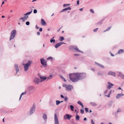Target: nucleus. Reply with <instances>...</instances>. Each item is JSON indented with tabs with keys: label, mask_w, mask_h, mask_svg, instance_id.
I'll list each match as a JSON object with an SVG mask.
<instances>
[{
	"label": "nucleus",
	"mask_w": 124,
	"mask_h": 124,
	"mask_svg": "<svg viewBox=\"0 0 124 124\" xmlns=\"http://www.w3.org/2000/svg\"><path fill=\"white\" fill-rule=\"evenodd\" d=\"M98 28H97L96 29H95L93 30V31L94 32H96L97 31V30L98 29Z\"/></svg>",
	"instance_id": "obj_47"
},
{
	"label": "nucleus",
	"mask_w": 124,
	"mask_h": 124,
	"mask_svg": "<svg viewBox=\"0 0 124 124\" xmlns=\"http://www.w3.org/2000/svg\"><path fill=\"white\" fill-rule=\"evenodd\" d=\"M59 76L61 79L64 82H65L66 81V80L62 75H59Z\"/></svg>",
	"instance_id": "obj_24"
},
{
	"label": "nucleus",
	"mask_w": 124,
	"mask_h": 124,
	"mask_svg": "<svg viewBox=\"0 0 124 124\" xmlns=\"http://www.w3.org/2000/svg\"><path fill=\"white\" fill-rule=\"evenodd\" d=\"M97 74L98 75H102V73L101 72L98 73H97Z\"/></svg>",
	"instance_id": "obj_50"
},
{
	"label": "nucleus",
	"mask_w": 124,
	"mask_h": 124,
	"mask_svg": "<svg viewBox=\"0 0 124 124\" xmlns=\"http://www.w3.org/2000/svg\"><path fill=\"white\" fill-rule=\"evenodd\" d=\"M32 11V10L31 11L28 12L27 13H26L25 14L26 15L28 16V15H29L31 13Z\"/></svg>",
	"instance_id": "obj_33"
},
{
	"label": "nucleus",
	"mask_w": 124,
	"mask_h": 124,
	"mask_svg": "<svg viewBox=\"0 0 124 124\" xmlns=\"http://www.w3.org/2000/svg\"><path fill=\"white\" fill-rule=\"evenodd\" d=\"M108 75H110L114 77H115L116 76V73L115 72L110 71L108 73Z\"/></svg>",
	"instance_id": "obj_13"
},
{
	"label": "nucleus",
	"mask_w": 124,
	"mask_h": 124,
	"mask_svg": "<svg viewBox=\"0 0 124 124\" xmlns=\"http://www.w3.org/2000/svg\"><path fill=\"white\" fill-rule=\"evenodd\" d=\"M91 70H93V71H95V69L93 68H91Z\"/></svg>",
	"instance_id": "obj_63"
},
{
	"label": "nucleus",
	"mask_w": 124,
	"mask_h": 124,
	"mask_svg": "<svg viewBox=\"0 0 124 124\" xmlns=\"http://www.w3.org/2000/svg\"><path fill=\"white\" fill-rule=\"evenodd\" d=\"M69 49L70 50H72L74 49L76 50L77 51L79 52L83 53V52L80 51L77 47V46H75L71 45L69 46Z\"/></svg>",
	"instance_id": "obj_5"
},
{
	"label": "nucleus",
	"mask_w": 124,
	"mask_h": 124,
	"mask_svg": "<svg viewBox=\"0 0 124 124\" xmlns=\"http://www.w3.org/2000/svg\"><path fill=\"white\" fill-rule=\"evenodd\" d=\"M36 28L37 29H38L39 28V27H38L37 25L36 26Z\"/></svg>",
	"instance_id": "obj_59"
},
{
	"label": "nucleus",
	"mask_w": 124,
	"mask_h": 124,
	"mask_svg": "<svg viewBox=\"0 0 124 124\" xmlns=\"http://www.w3.org/2000/svg\"><path fill=\"white\" fill-rule=\"evenodd\" d=\"M35 105L34 103H33L32 106L31 107L30 112V115L32 114L35 111Z\"/></svg>",
	"instance_id": "obj_6"
},
{
	"label": "nucleus",
	"mask_w": 124,
	"mask_h": 124,
	"mask_svg": "<svg viewBox=\"0 0 124 124\" xmlns=\"http://www.w3.org/2000/svg\"><path fill=\"white\" fill-rule=\"evenodd\" d=\"M121 111V109H120V108H118L117 110V113H118V112Z\"/></svg>",
	"instance_id": "obj_48"
},
{
	"label": "nucleus",
	"mask_w": 124,
	"mask_h": 124,
	"mask_svg": "<svg viewBox=\"0 0 124 124\" xmlns=\"http://www.w3.org/2000/svg\"><path fill=\"white\" fill-rule=\"evenodd\" d=\"M108 85L107 86V87L108 89H109L112 86H113L114 84L108 82Z\"/></svg>",
	"instance_id": "obj_14"
},
{
	"label": "nucleus",
	"mask_w": 124,
	"mask_h": 124,
	"mask_svg": "<svg viewBox=\"0 0 124 124\" xmlns=\"http://www.w3.org/2000/svg\"><path fill=\"white\" fill-rule=\"evenodd\" d=\"M26 24L27 25H28L30 24V22L29 21H27L26 23Z\"/></svg>",
	"instance_id": "obj_44"
},
{
	"label": "nucleus",
	"mask_w": 124,
	"mask_h": 124,
	"mask_svg": "<svg viewBox=\"0 0 124 124\" xmlns=\"http://www.w3.org/2000/svg\"><path fill=\"white\" fill-rule=\"evenodd\" d=\"M124 95V94L122 93H121L118 94L117 95L116 98L117 99H119Z\"/></svg>",
	"instance_id": "obj_18"
},
{
	"label": "nucleus",
	"mask_w": 124,
	"mask_h": 124,
	"mask_svg": "<svg viewBox=\"0 0 124 124\" xmlns=\"http://www.w3.org/2000/svg\"><path fill=\"white\" fill-rule=\"evenodd\" d=\"M68 98L66 96H65L64 97V101H67L68 100Z\"/></svg>",
	"instance_id": "obj_37"
},
{
	"label": "nucleus",
	"mask_w": 124,
	"mask_h": 124,
	"mask_svg": "<svg viewBox=\"0 0 124 124\" xmlns=\"http://www.w3.org/2000/svg\"><path fill=\"white\" fill-rule=\"evenodd\" d=\"M67 8V10H70L71 9L70 7H69Z\"/></svg>",
	"instance_id": "obj_55"
},
{
	"label": "nucleus",
	"mask_w": 124,
	"mask_h": 124,
	"mask_svg": "<svg viewBox=\"0 0 124 124\" xmlns=\"http://www.w3.org/2000/svg\"><path fill=\"white\" fill-rule=\"evenodd\" d=\"M49 103L50 105L51 106H54V103L52 99L50 100L49 101Z\"/></svg>",
	"instance_id": "obj_15"
},
{
	"label": "nucleus",
	"mask_w": 124,
	"mask_h": 124,
	"mask_svg": "<svg viewBox=\"0 0 124 124\" xmlns=\"http://www.w3.org/2000/svg\"><path fill=\"white\" fill-rule=\"evenodd\" d=\"M111 92H112V91H111V90L110 91V92L109 93H108V95H105V96H107V97H110V94L111 93Z\"/></svg>",
	"instance_id": "obj_35"
},
{
	"label": "nucleus",
	"mask_w": 124,
	"mask_h": 124,
	"mask_svg": "<svg viewBox=\"0 0 124 124\" xmlns=\"http://www.w3.org/2000/svg\"><path fill=\"white\" fill-rule=\"evenodd\" d=\"M86 77V74L84 73H77L70 74V79L73 82H76L78 80L82 79Z\"/></svg>",
	"instance_id": "obj_1"
},
{
	"label": "nucleus",
	"mask_w": 124,
	"mask_h": 124,
	"mask_svg": "<svg viewBox=\"0 0 124 124\" xmlns=\"http://www.w3.org/2000/svg\"><path fill=\"white\" fill-rule=\"evenodd\" d=\"M24 16L23 17H21L19 18L18 20L19 22H21V20H20L21 19L22 20L23 22H25V20L27 19L28 18V16L26 15L25 14H24Z\"/></svg>",
	"instance_id": "obj_7"
},
{
	"label": "nucleus",
	"mask_w": 124,
	"mask_h": 124,
	"mask_svg": "<svg viewBox=\"0 0 124 124\" xmlns=\"http://www.w3.org/2000/svg\"><path fill=\"white\" fill-rule=\"evenodd\" d=\"M67 10V8H65L63 9H62V11H61V12H63L64 11H66Z\"/></svg>",
	"instance_id": "obj_36"
},
{
	"label": "nucleus",
	"mask_w": 124,
	"mask_h": 124,
	"mask_svg": "<svg viewBox=\"0 0 124 124\" xmlns=\"http://www.w3.org/2000/svg\"><path fill=\"white\" fill-rule=\"evenodd\" d=\"M71 118V116L67 114H65L64 116V119L66 120L68 119V120H70Z\"/></svg>",
	"instance_id": "obj_11"
},
{
	"label": "nucleus",
	"mask_w": 124,
	"mask_h": 124,
	"mask_svg": "<svg viewBox=\"0 0 124 124\" xmlns=\"http://www.w3.org/2000/svg\"><path fill=\"white\" fill-rule=\"evenodd\" d=\"M73 88V86L70 85H68L67 88H66V90L69 91H71L72 89Z\"/></svg>",
	"instance_id": "obj_9"
},
{
	"label": "nucleus",
	"mask_w": 124,
	"mask_h": 124,
	"mask_svg": "<svg viewBox=\"0 0 124 124\" xmlns=\"http://www.w3.org/2000/svg\"><path fill=\"white\" fill-rule=\"evenodd\" d=\"M54 37L53 38L51 39L50 40V42L51 43H52L53 42V43H54L55 41V40L54 39Z\"/></svg>",
	"instance_id": "obj_23"
},
{
	"label": "nucleus",
	"mask_w": 124,
	"mask_h": 124,
	"mask_svg": "<svg viewBox=\"0 0 124 124\" xmlns=\"http://www.w3.org/2000/svg\"><path fill=\"white\" fill-rule=\"evenodd\" d=\"M104 20V19H102L101 20L97 23V24L98 25H101L102 23V22Z\"/></svg>",
	"instance_id": "obj_28"
},
{
	"label": "nucleus",
	"mask_w": 124,
	"mask_h": 124,
	"mask_svg": "<svg viewBox=\"0 0 124 124\" xmlns=\"http://www.w3.org/2000/svg\"><path fill=\"white\" fill-rule=\"evenodd\" d=\"M42 117L45 122H46L47 118V115L46 114H44L43 115Z\"/></svg>",
	"instance_id": "obj_20"
},
{
	"label": "nucleus",
	"mask_w": 124,
	"mask_h": 124,
	"mask_svg": "<svg viewBox=\"0 0 124 124\" xmlns=\"http://www.w3.org/2000/svg\"><path fill=\"white\" fill-rule=\"evenodd\" d=\"M62 44H66L65 43L62 42H61L57 43L55 45L54 47L56 48H57L59 47Z\"/></svg>",
	"instance_id": "obj_10"
},
{
	"label": "nucleus",
	"mask_w": 124,
	"mask_h": 124,
	"mask_svg": "<svg viewBox=\"0 0 124 124\" xmlns=\"http://www.w3.org/2000/svg\"><path fill=\"white\" fill-rule=\"evenodd\" d=\"M56 105H59L60 103V101L59 100H56Z\"/></svg>",
	"instance_id": "obj_34"
},
{
	"label": "nucleus",
	"mask_w": 124,
	"mask_h": 124,
	"mask_svg": "<svg viewBox=\"0 0 124 124\" xmlns=\"http://www.w3.org/2000/svg\"><path fill=\"white\" fill-rule=\"evenodd\" d=\"M68 85H66L65 84H64L62 86L63 87H65L66 89L67 88V86Z\"/></svg>",
	"instance_id": "obj_39"
},
{
	"label": "nucleus",
	"mask_w": 124,
	"mask_h": 124,
	"mask_svg": "<svg viewBox=\"0 0 124 124\" xmlns=\"http://www.w3.org/2000/svg\"><path fill=\"white\" fill-rule=\"evenodd\" d=\"M39 78L41 79L40 82H41L43 81H44L47 79V77H43L42 76H39Z\"/></svg>",
	"instance_id": "obj_16"
},
{
	"label": "nucleus",
	"mask_w": 124,
	"mask_h": 124,
	"mask_svg": "<svg viewBox=\"0 0 124 124\" xmlns=\"http://www.w3.org/2000/svg\"><path fill=\"white\" fill-rule=\"evenodd\" d=\"M32 63V61L29 60L26 64L22 63V64L24 66V70L25 71H26L28 70L29 67L31 65Z\"/></svg>",
	"instance_id": "obj_2"
},
{
	"label": "nucleus",
	"mask_w": 124,
	"mask_h": 124,
	"mask_svg": "<svg viewBox=\"0 0 124 124\" xmlns=\"http://www.w3.org/2000/svg\"><path fill=\"white\" fill-rule=\"evenodd\" d=\"M35 89V88L33 86H30L27 88V93L30 94Z\"/></svg>",
	"instance_id": "obj_3"
},
{
	"label": "nucleus",
	"mask_w": 124,
	"mask_h": 124,
	"mask_svg": "<svg viewBox=\"0 0 124 124\" xmlns=\"http://www.w3.org/2000/svg\"><path fill=\"white\" fill-rule=\"evenodd\" d=\"M117 72L119 73L118 76L120 77L122 79H124V75L120 72Z\"/></svg>",
	"instance_id": "obj_17"
},
{
	"label": "nucleus",
	"mask_w": 124,
	"mask_h": 124,
	"mask_svg": "<svg viewBox=\"0 0 124 124\" xmlns=\"http://www.w3.org/2000/svg\"><path fill=\"white\" fill-rule=\"evenodd\" d=\"M70 4H63V6L64 7H66V6H70Z\"/></svg>",
	"instance_id": "obj_40"
},
{
	"label": "nucleus",
	"mask_w": 124,
	"mask_h": 124,
	"mask_svg": "<svg viewBox=\"0 0 124 124\" xmlns=\"http://www.w3.org/2000/svg\"><path fill=\"white\" fill-rule=\"evenodd\" d=\"M26 92H27V91H26L25 92H23L21 94V95H24V94H26Z\"/></svg>",
	"instance_id": "obj_42"
},
{
	"label": "nucleus",
	"mask_w": 124,
	"mask_h": 124,
	"mask_svg": "<svg viewBox=\"0 0 124 124\" xmlns=\"http://www.w3.org/2000/svg\"><path fill=\"white\" fill-rule=\"evenodd\" d=\"M41 22L42 25H44L46 24V22L43 19H41Z\"/></svg>",
	"instance_id": "obj_21"
},
{
	"label": "nucleus",
	"mask_w": 124,
	"mask_h": 124,
	"mask_svg": "<svg viewBox=\"0 0 124 124\" xmlns=\"http://www.w3.org/2000/svg\"><path fill=\"white\" fill-rule=\"evenodd\" d=\"M95 63L96 64H97L99 66H100L101 68H104V66L103 65H100L99 64L97 63L96 62H95Z\"/></svg>",
	"instance_id": "obj_29"
},
{
	"label": "nucleus",
	"mask_w": 124,
	"mask_h": 124,
	"mask_svg": "<svg viewBox=\"0 0 124 124\" xmlns=\"http://www.w3.org/2000/svg\"><path fill=\"white\" fill-rule=\"evenodd\" d=\"M39 31H42V28H40Z\"/></svg>",
	"instance_id": "obj_52"
},
{
	"label": "nucleus",
	"mask_w": 124,
	"mask_h": 124,
	"mask_svg": "<svg viewBox=\"0 0 124 124\" xmlns=\"http://www.w3.org/2000/svg\"><path fill=\"white\" fill-rule=\"evenodd\" d=\"M16 33V30H13L11 31V35L9 38L10 40H11L14 38Z\"/></svg>",
	"instance_id": "obj_4"
},
{
	"label": "nucleus",
	"mask_w": 124,
	"mask_h": 124,
	"mask_svg": "<svg viewBox=\"0 0 124 124\" xmlns=\"http://www.w3.org/2000/svg\"><path fill=\"white\" fill-rule=\"evenodd\" d=\"M124 52V50L122 49H121L119 50L117 53L119 54H121Z\"/></svg>",
	"instance_id": "obj_26"
},
{
	"label": "nucleus",
	"mask_w": 124,
	"mask_h": 124,
	"mask_svg": "<svg viewBox=\"0 0 124 124\" xmlns=\"http://www.w3.org/2000/svg\"><path fill=\"white\" fill-rule=\"evenodd\" d=\"M41 63L42 65L44 67H46L47 66L46 62L45 60L43 58L40 59Z\"/></svg>",
	"instance_id": "obj_8"
},
{
	"label": "nucleus",
	"mask_w": 124,
	"mask_h": 124,
	"mask_svg": "<svg viewBox=\"0 0 124 124\" xmlns=\"http://www.w3.org/2000/svg\"><path fill=\"white\" fill-rule=\"evenodd\" d=\"M77 103L79 104L80 105H81L82 104V103L80 101H78L77 102Z\"/></svg>",
	"instance_id": "obj_38"
},
{
	"label": "nucleus",
	"mask_w": 124,
	"mask_h": 124,
	"mask_svg": "<svg viewBox=\"0 0 124 124\" xmlns=\"http://www.w3.org/2000/svg\"><path fill=\"white\" fill-rule=\"evenodd\" d=\"M70 107L71 110L72 111H74V107L72 105H70Z\"/></svg>",
	"instance_id": "obj_30"
},
{
	"label": "nucleus",
	"mask_w": 124,
	"mask_h": 124,
	"mask_svg": "<svg viewBox=\"0 0 124 124\" xmlns=\"http://www.w3.org/2000/svg\"><path fill=\"white\" fill-rule=\"evenodd\" d=\"M75 117L76 119L78 121L79 120L80 118L79 116L77 114H76Z\"/></svg>",
	"instance_id": "obj_27"
},
{
	"label": "nucleus",
	"mask_w": 124,
	"mask_h": 124,
	"mask_svg": "<svg viewBox=\"0 0 124 124\" xmlns=\"http://www.w3.org/2000/svg\"><path fill=\"white\" fill-rule=\"evenodd\" d=\"M79 0H78L77 1V4L78 5L79 4Z\"/></svg>",
	"instance_id": "obj_51"
},
{
	"label": "nucleus",
	"mask_w": 124,
	"mask_h": 124,
	"mask_svg": "<svg viewBox=\"0 0 124 124\" xmlns=\"http://www.w3.org/2000/svg\"><path fill=\"white\" fill-rule=\"evenodd\" d=\"M37 12V10L36 9H34L33 10V13L34 14H36Z\"/></svg>",
	"instance_id": "obj_45"
},
{
	"label": "nucleus",
	"mask_w": 124,
	"mask_h": 124,
	"mask_svg": "<svg viewBox=\"0 0 124 124\" xmlns=\"http://www.w3.org/2000/svg\"><path fill=\"white\" fill-rule=\"evenodd\" d=\"M110 53L111 55V56H114V54H113L111 53L110 52Z\"/></svg>",
	"instance_id": "obj_60"
},
{
	"label": "nucleus",
	"mask_w": 124,
	"mask_h": 124,
	"mask_svg": "<svg viewBox=\"0 0 124 124\" xmlns=\"http://www.w3.org/2000/svg\"><path fill=\"white\" fill-rule=\"evenodd\" d=\"M53 77V76L52 75H51L49 76H48L47 77V80H50Z\"/></svg>",
	"instance_id": "obj_25"
},
{
	"label": "nucleus",
	"mask_w": 124,
	"mask_h": 124,
	"mask_svg": "<svg viewBox=\"0 0 124 124\" xmlns=\"http://www.w3.org/2000/svg\"><path fill=\"white\" fill-rule=\"evenodd\" d=\"M111 28V27H109L108 28L103 31V32L109 31Z\"/></svg>",
	"instance_id": "obj_31"
},
{
	"label": "nucleus",
	"mask_w": 124,
	"mask_h": 124,
	"mask_svg": "<svg viewBox=\"0 0 124 124\" xmlns=\"http://www.w3.org/2000/svg\"><path fill=\"white\" fill-rule=\"evenodd\" d=\"M52 59H53V57H49L48 58H47V59L48 60V59H52Z\"/></svg>",
	"instance_id": "obj_49"
},
{
	"label": "nucleus",
	"mask_w": 124,
	"mask_h": 124,
	"mask_svg": "<svg viewBox=\"0 0 124 124\" xmlns=\"http://www.w3.org/2000/svg\"><path fill=\"white\" fill-rule=\"evenodd\" d=\"M33 82L35 84H38L39 82H40V80L39 78H35L33 80Z\"/></svg>",
	"instance_id": "obj_12"
},
{
	"label": "nucleus",
	"mask_w": 124,
	"mask_h": 124,
	"mask_svg": "<svg viewBox=\"0 0 124 124\" xmlns=\"http://www.w3.org/2000/svg\"><path fill=\"white\" fill-rule=\"evenodd\" d=\"M108 91V90H106V91L104 92V94H106V93H107V92Z\"/></svg>",
	"instance_id": "obj_56"
},
{
	"label": "nucleus",
	"mask_w": 124,
	"mask_h": 124,
	"mask_svg": "<svg viewBox=\"0 0 124 124\" xmlns=\"http://www.w3.org/2000/svg\"><path fill=\"white\" fill-rule=\"evenodd\" d=\"M79 10L80 11H82L83 10V8H82L79 9Z\"/></svg>",
	"instance_id": "obj_64"
},
{
	"label": "nucleus",
	"mask_w": 124,
	"mask_h": 124,
	"mask_svg": "<svg viewBox=\"0 0 124 124\" xmlns=\"http://www.w3.org/2000/svg\"><path fill=\"white\" fill-rule=\"evenodd\" d=\"M90 104L91 105L94 106H95L97 105V104L94 102H90Z\"/></svg>",
	"instance_id": "obj_22"
},
{
	"label": "nucleus",
	"mask_w": 124,
	"mask_h": 124,
	"mask_svg": "<svg viewBox=\"0 0 124 124\" xmlns=\"http://www.w3.org/2000/svg\"><path fill=\"white\" fill-rule=\"evenodd\" d=\"M22 95L21 94L20 95V98H19V100H20L21 98V97H22Z\"/></svg>",
	"instance_id": "obj_61"
},
{
	"label": "nucleus",
	"mask_w": 124,
	"mask_h": 124,
	"mask_svg": "<svg viewBox=\"0 0 124 124\" xmlns=\"http://www.w3.org/2000/svg\"><path fill=\"white\" fill-rule=\"evenodd\" d=\"M90 11L92 12V13H94V12L92 9H91L90 10Z\"/></svg>",
	"instance_id": "obj_46"
},
{
	"label": "nucleus",
	"mask_w": 124,
	"mask_h": 124,
	"mask_svg": "<svg viewBox=\"0 0 124 124\" xmlns=\"http://www.w3.org/2000/svg\"><path fill=\"white\" fill-rule=\"evenodd\" d=\"M91 123H92V124H94V123L93 122V119H92L91 120Z\"/></svg>",
	"instance_id": "obj_53"
},
{
	"label": "nucleus",
	"mask_w": 124,
	"mask_h": 124,
	"mask_svg": "<svg viewBox=\"0 0 124 124\" xmlns=\"http://www.w3.org/2000/svg\"><path fill=\"white\" fill-rule=\"evenodd\" d=\"M15 67L16 71V74H17L19 71L18 65L16 64H15Z\"/></svg>",
	"instance_id": "obj_19"
},
{
	"label": "nucleus",
	"mask_w": 124,
	"mask_h": 124,
	"mask_svg": "<svg viewBox=\"0 0 124 124\" xmlns=\"http://www.w3.org/2000/svg\"><path fill=\"white\" fill-rule=\"evenodd\" d=\"M64 39V38L63 37H61L59 39V40L60 41H62Z\"/></svg>",
	"instance_id": "obj_32"
},
{
	"label": "nucleus",
	"mask_w": 124,
	"mask_h": 124,
	"mask_svg": "<svg viewBox=\"0 0 124 124\" xmlns=\"http://www.w3.org/2000/svg\"><path fill=\"white\" fill-rule=\"evenodd\" d=\"M62 28V27H61L59 29H58V30H57V31L58 32H59L60 31V29Z\"/></svg>",
	"instance_id": "obj_62"
},
{
	"label": "nucleus",
	"mask_w": 124,
	"mask_h": 124,
	"mask_svg": "<svg viewBox=\"0 0 124 124\" xmlns=\"http://www.w3.org/2000/svg\"><path fill=\"white\" fill-rule=\"evenodd\" d=\"M37 34L38 35H39L40 34V32H39V31L37 32Z\"/></svg>",
	"instance_id": "obj_58"
},
{
	"label": "nucleus",
	"mask_w": 124,
	"mask_h": 124,
	"mask_svg": "<svg viewBox=\"0 0 124 124\" xmlns=\"http://www.w3.org/2000/svg\"><path fill=\"white\" fill-rule=\"evenodd\" d=\"M80 112L81 114H83L84 113V111L83 109H80Z\"/></svg>",
	"instance_id": "obj_41"
},
{
	"label": "nucleus",
	"mask_w": 124,
	"mask_h": 124,
	"mask_svg": "<svg viewBox=\"0 0 124 124\" xmlns=\"http://www.w3.org/2000/svg\"><path fill=\"white\" fill-rule=\"evenodd\" d=\"M60 96L61 98H64V96L62 95H60Z\"/></svg>",
	"instance_id": "obj_54"
},
{
	"label": "nucleus",
	"mask_w": 124,
	"mask_h": 124,
	"mask_svg": "<svg viewBox=\"0 0 124 124\" xmlns=\"http://www.w3.org/2000/svg\"><path fill=\"white\" fill-rule=\"evenodd\" d=\"M85 110L86 113L88 112V108H85Z\"/></svg>",
	"instance_id": "obj_43"
},
{
	"label": "nucleus",
	"mask_w": 124,
	"mask_h": 124,
	"mask_svg": "<svg viewBox=\"0 0 124 124\" xmlns=\"http://www.w3.org/2000/svg\"><path fill=\"white\" fill-rule=\"evenodd\" d=\"M74 55L76 56H78L79 55V54H74Z\"/></svg>",
	"instance_id": "obj_57"
}]
</instances>
